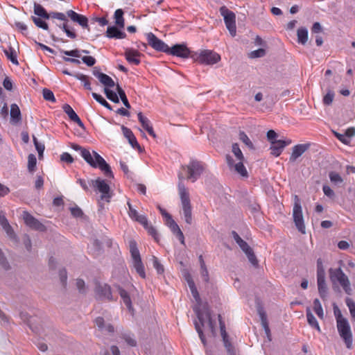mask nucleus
Segmentation results:
<instances>
[{
  "mask_svg": "<svg viewBox=\"0 0 355 355\" xmlns=\"http://www.w3.org/2000/svg\"><path fill=\"white\" fill-rule=\"evenodd\" d=\"M189 288L191 291V293L192 294L193 297L196 300L197 304L193 308L194 311L196 312L197 317L199 320V322L200 324L198 322L195 323V328L199 335V337L200 338L201 342L204 345V346H206L207 341L205 339V337L203 334V331L202 330V327H208L211 333L212 334H215L216 331V324L214 322H213L211 317V313L209 311V309H208L207 305H202L201 304V300L200 297V295L198 292V290L196 287L194 282H190L189 284Z\"/></svg>",
  "mask_w": 355,
  "mask_h": 355,
  "instance_id": "obj_1",
  "label": "nucleus"
},
{
  "mask_svg": "<svg viewBox=\"0 0 355 355\" xmlns=\"http://www.w3.org/2000/svg\"><path fill=\"white\" fill-rule=\"evenodd\" d=\"M72 148L76 151H80L82 157L92 167L99 168L107 178L114 177L110 166L98 153L94 150L90 152L77 144H73Z\"/></svg>",
  "mask_w": 355,
  "mask_h": 355,
  "instance_id": "obj_2",
  "label": "nucleus"
},
{
  "mask_svg": "<svg viewBox=\"0 0 355 355\" xmlns=\"http://www.w3.org/2000/svg\"><path fill=\"white\" fill-rule=\"evenodd\" d=\"M184 176L181 173H178V192L181 200L182 211L184 220L187 223L191 224L192 222L191 206L188 189L183 184Z\"/></svg>",
  "mask_w": 355,
  "mask_h": 355,
  "instance_id": "obj_3",
  "label": "nucleus"
},
{
  "mask_svg": "<svg viewBox=\"0 0 355 355\" xmlns=\"http://www.w3.org/2000/svg\"><path fill=\"white\" fill-rule=\"evenodd\" d=\"M232 152L236 157L237 162L236 163L230 155H227L226 160L230 169L231 171H234L236 173L243 178H247L248 171L243 165L245 158L241 150L237 144L235 143L232 144Z\"/></svg>",
  "mask_w": 355,
  "mask_h": 355,
  "instance_id": "obj_4",
  "label": "nucleus"
},
{
  "mask_svg": "<svg viewBox=\"0 0 355 355\" xmlns=\"http://www.w3.org/2000/svg\"><path fill=\"white\" fill-rule=\"evenodd\" d=\"M334 313L338 334L344 341L347 348L351 349L352 347L353 336L349 323L346 318L343 317L338 309L335 310Z\"/></svg>",
  "mask_w": 355,
  "mask_h": 355,
  "instance_id": "obj_5",
  "label": "nucleus"
},
{
  "mask_svg": "<svg viewBox=\"0 0 355 355\" xmlns=\"http://www.w3.org/2000/svg\"><path fill=\"white\" fill-rule=\"evenodd\" d=\"M204 171L202 164L196 160L191 161L187 166H182L181 171L179 172L182 174L184 178L191 180L192 182H196L201 175Z\"/></svg>",
  "mask_w": 355,
  "mask_h": 355,
  "instance_id": "obj_6",
  "label": "nucleus"
},
{
  "mask_svg": "<svg viewBox=\"0 0 355 355\" xmlns=\"http://www.w3.org/2000/svg\"><path fill=\"white\" fill-rule=\"evenodd\" d=\"M191 58L200 64L212 65L220 60V55L211 50H201L199 52H193Z\"/></svg>",
  "mask_w": 355,
  "mask_h": 355,
  "instance_id": "obj_7",
  "label": "nucleus"
},
{
  "mask_svg": "<svg viewBox=\"0 0 355 355\" xmlns=\"http://www.w3.org/2000/svg\"><path fill=\"white\" fill-rule=\"evenodd\" d=\"M127 205L128 207V215L130 218L143 225V227L148 231V234L157 241L158 238L157 231L153 226L148 224V219L146 216L139 215L129 201H128Z\"/></svg>",
  "mask_w": 355,
  "mask_h": 355,
  "instance_id": "obj_8",
  "label": "nucleus"
},
{
  "mask_svg": "<svg viewBox=\"0 0 355 355\" xmlns=\"http://www.w3.org/2000/svg\"><path fill=\"white\" fill-rule=\"evenodd\" d=\"M329 277L334 284L338 283L347 294H352V288L350 287L349 279L341 268H331L329 270Z\"/></svg>",
  "mask_w": 355,
  "mask_h": 355,
  "instance_id": "obj_9",
  "label": "nucleus"
},
{
  "mask_svg": "<svg viewBox=\"0 0 355 355\" xmlns=\"http://www.w3.org/2000/svg\"><path fill=\"white\" fill-rule=\"evenodd\" d=\"M130 252L132 259V266L138 275L143 279L146 278V272L144 264L141 261L140 253L135 241L129 243Z\"/></svg>",
  "mask_w": 355,
  "mask_h": 355,
  "instance_id": "obj_10",
  "label": "nucleus"
},
{
  "mask_svg": "<svg viewBox=\"0 0 355 355\" xmlns=\"http://www.w3.org/2000/svg\"><path fill=\"white\" fill-rule=\"evenodd\" d=\"M158 208L159 209L161 214L162 215L165 220L166 225L170 228L171 231L180 241V242L182 245H185L184 236L179 225L175 223V221L172 218L171 216L168 212H166L165 209L161 208L159 206L158 207Z\"/></svg>",
  "mask_w": 355,
  "mask_h": 355,
  "instance_id": "obj_11",
  "label": "nucleus"
},
{
  "mask_svg": "<svg viewBox=\"0 0 355 355\" xmlns=\"http://www.w3.org/2000/svg\"><path fill=\"white\" fill-rule=\"evenodd\" d=\"M220 13L223 17L225 26L232 37L236 35V15L230 10L226 6H223L220 8Z\"/></svg>",
  "mask_w": 355,
  "mask_h": 355,
  "instance_id": "obj_12",
  "label": "nucleus"
},
{
  "mask_svg": "<svg viewBox=\"0 0 355 355\" xmlns=\"http://www.w3.org/2000/svg\"><path fill=\"white\" fill-rule=\"evenodd\" d=\"M91 183L92 187L101 193V200L109 202L112 196V192L106 181L98 178L94 180H91Z\"/></svg>",
  "mask_w": 355,
  "mask_h": 355,
  "instance_id": "obj_13",
  "label": "nucleus"
},
{
  "mask_svg": "<svg viewBox=\"0 0 355 355\" xmlns=\"http://www.w3.org/2000/svg\"><path fill=\"white\" fill-rule=\"evenodd\" d=\"M293 220L297 230L302 234L305 233L302 207L297 196H295V203L293 209Z\"/></svg>",
  "mask_w": 355,
  "mask_h": 355,
  "instance_id": "obj_14",
  "label": "nucleus"
},
{
  "mask_svg": "<svg viewBox=\"0 0 355 355\" xmlns=\"http://www.w3.org/2000/svg\"><path fill=\"white\" fill-rule=\"evenodd\" d=\"M193 52H191L187 46L185 44H178L172 47L168 46V51H167V54L171 55L173 56L180 57L182 58H191V55Z\"/></svg>",
  "mask_w": 355,
  "mask_h": 355,
  "instance_id": "obj_15",
  "label": "nucleus"
},
{
  "mask_svg": "<svg viewBox=\"0 0 355 355\" xmlns=\"http://www.w3.org/2000/svg\"><path fill=\"white\" fill-rule=\"evenodd\" d=\"M146 37L148 44L157 51H161L167 53L168 51V46L165 44L162 40L159 39L153 33L146 34Z\"/></svg>",
  "mask_w": 355,
  "mask_h": 355,
  "instance_id": "obj_16",
  "label": "nucleus"
},
{
  "mask_svg": "<svg viewBox=\"0 0 355 355\" xmlns=\"http://www.w3.org/2000/svg\"><path fill=\"white\" fill-rule=\"evenodd\" d=\"M218 320L220 323L221 336L223 337V340L224 343V346L227 349V352L229 355H236V350L234 347L232 346L230 340H228V336L225 331V327L224 322L221 320L220 315H218Z\"/></svg>",
  "mask_w": 355,
  "mask_h": 355,
  "instance_id": "obj_17",
  "label": "nucleus"
},
{
  "mask_svg": "<svg viewBox=\"0 0 355 355\" xmlns=\"http://www.w3.org/2000/svg\"><path fill=\"white\" fill-rule=\"evenodd\" d=\"M22 217L25 223L31 228L38 231H44L45 230L44 225H42L40 221H38L27 211L23 212Z\"/></svg>",
  "mask_w": 355,
  "mask_h": 355,
  "instance_id": "obj_18",
  "label": "nucleus"
},
{
  "mask_svg": "<svg viewBox=\"0 0 355 355\" xmlns=\"http://www.w3.org/2000/svg\"><path fill=\"white\" fill-rule=\"evenodd\" d=\"M291 143V140H274L272 141L270 150L271 154L275 157H278L281 155L284 148Z\"/></svg>",
  "mask_w": 355,
  "mask_h": 355,
  "instance_id": "obj_19",
  "label": "nucleus"
},
{
  "mask_svg": "<svg viewBox=\"0 0 355 355\" xmlns=\"http://www.w3.org/2000/svg\"><path fill=\"white\" fill-rule=\"evenodd\" d=\"M241 249L243 251V252L248 257L249 261L253 266L258 265V261L256 258V256L254 254L252 249L249 246V245L243 239L240 241L239 243H237Z\"/></svg>",
  "mask_w": 355,
  "mask_h": 355,
  "instance_id": "obj_20",
  "label": "nucleus"
},
{
  "mask_svg": "<svg viewBox=\"0 0 355 355\" xmlns=\"http://www.w3.org/2000/svg\"><path fill=\"white\" fill-rule=\"evenodd\" d=\"M67 16L73 21L78 23L83 28L88 27V19L85 16L78 14L72 10H69L67 12Z\"/></svg>",
  "mask_w": 355,
  "mask_h": 355,
  "instance_id": "obj_21",
  "label": "nucleus"
},
{
  "mask_svg": "<svg viewBox=\"0 0 355 355\" xmlns=\"http://www.w3.org/2000/svg\"><path fill=\"white\" fill-rule=\"evenodd\" d=\"M309 144H297L293 146L289 161L291 162H295L299 157H300L305 151L309 149Z\"/></svg>",
  "mask_w": 355,
  "mask_h": 355,
  "instance_id": "obj_22",
  "label": "nucleus"
},
{
  "mask_svg": "<svg viewBox=\"0 0 355 355\" xmlns=\"http://www.w3.org/2000/svg\"><path fill=\"white\" fill-rule=\"evenodd\" d=\"M125 56L127 61L135 65H138L140 63L141 53L135 49H127L125 51Z\"/></svg>",
  "mask_w": 355,
  "mask_h": 355,
  "instance_id": "obj_23",
  "label": "nucleus"
},
{
  "mask_svg": "<svg viewBox=\"0 0 355 355\" xmlns=\"http://www.w3.org/2000/svg\"><path fill=\"white\" fill-rule=\"evenodd\" d=\"M95 323L102 334H112L114 331V327L110 324H105L103 318L101 317L97 318L95 320Z\"/></svg>",
  "mask_w": 355,
  "mask_h": 355,
  "instance_id": "obj_24",
  "label": "nucleus"
},
{
  "mask_svg": "<svg viewBox=\"0 0 355 355\" xmlns=\"http://www.w3.org/2000/svg\"><path fill=\"white\" fill-rule=\"evenodd\" d=\"M62 109L72 121L76 123L81 128L84 127L83 123L80 120V117L69 104H64L62 106Z\"/></svg>",
  "mask_w": 355,
  "mask_h": 355,
  "instance_id": "obj_25",
  "label": "nucleus"
},
{
  "mask_svg": "<svg viewBox=\"0 0 355 355\" xmlns=\"http://www.w3.org/2000/svg\"><path fill=\"white\" fill-rule=\"evenodd\" d=\"M96 293L97 295L107 300H112V292L110 287L106 284H98L96 286Z\"/></svg>",
  "mask_w": 355,
  "mask_h": 355,
  "instance_id": "obj_26",
  "label": "nucleus"
},
{
  "mask_svg": "<svg viewBox=\"0 0 355 355\" xmlns=\"http://www.w3.org/2000/svg\"><path fill=\"white\" fill-rule=\"evenodd\" d=\"M121 129L124 137L128 139L129 144L132 146V147L134 148L139 149L140 146L138 144L136 137H135L132 130L125 127L124 125L121 126Z\"/></svg>",
  "mask_w": 355,
  "mask_h": 355,
  "instance_id": "obj_27",
  "label": "nucleus"
},
{
  "mask_svg": "<svg viewBox=\"0 0 355 355\" xmlns=\"http://www.w3.org/2000/svg\"><path fill=\"white\" fill-rule=\"evenodd\" d=\"M0 225L8 236L10 238L15 237L14 231L2 211H0Z\"/></svg>",
  "mask_w": 355,
  "mask_h": 355,
  "instance_id": "obj_28",
  "label": "nucleus"
},
{
  "mask_svg": "<svg viewBox=\"0 0 355 355\" xmlns=\"http://www.w3.org/2000/svg\"><path fill=\"white\" fill-rule=\"evenodd\" d=\"M106 35L110 38L123 39L125 37L126 34L115 26H110L107 29Z\"/></svg>",
  "mask_w": 355,
  "mask_h": 355,
  "instance_id": "obj_29",
  "label": "nucleus"
},
{
  "mask_svg": "<svg viewBox=\"0 0 355 355\" xmlns=\"http://www.w3.org/2000/svg\"><path fill=\"white\" fill-rule=\"evenodd\" d=\"M306 318H307V322L310 326L312 327H314L316 329V330L318 332H321V329L320 327V325L316 320V318L314 317L313 313L311 311V309L309 308L306 309Z\"/></svg>",
  "mask_w": 355,
  "mask_h": 355,
  "instance_id": "obj_30",
  "label": "nucleus"
},
{
  "mask_svg": "<svg viewBox=\"0 0 355 355\" xmlns=\"http://www.w3.org/2000/svg\"><path fill=\"white\" fill-rule=\"evenodd\" d=\"M10 118L14 123H17L21 120V112L18 105L13 103L10 106Z\"/></svg>",
  "mask_w": 355,
  "mask_h": 355,
  "instance_id": "obj_31",
  "label": "nucleus"
},
{
  "mask_svg": "<svg viewBox=\"0 0 355 355\" xmlns=\"http://www.w3.org/2000/svg\"><path fill=\"white\" fill-rule=\"evenodd\" d=\"M318 292L320 297L324 299L327 297V288L325 283V277H317Z\"/></svg>",
  "mask_w": 355,
  "mask_h": 355,
  "instance_id": "obj_32",
  "label": "nucleus"
},
{
  "mask_svg": "<svg viewBox=\"0 0 355 355\" xmlns=\"http://www.w3.org/2000/svg\"><path fill=\"white\" fill-rule=\"evenodd\" d=\"M119 294L121 299L123 300L124 304L126 306L129 311L132 312L133 308L132 306L131 300L127 291H125L124 289L120 288Z\"/></svg>",
  "mask_w": 355,
  "mask_h": 355,
  "instance_id": "obj_33",
  "label": "nucleus"
},
{
  "mask_svg": "<svg viewBox=\"0 0 355 355\" xmlns=\"http://www.w3.org/2000/svg\"><path fill=\"white\" fill-rule=\"evenodd\" d=\"M21 318H22L24 321H26V322L28 324V325H29L30 328H31V329L34 332H35V333H37V334H39V333H40V328H39V327H37V326H35V325H34V322L36 320L35 318H33V317H29V318H28V315H27V313H21Z\"/></svg>",
  "mask_w": 355,
  "mask_h": 355,
  "instance_id": "obj_34",
  "label": "nucleus"
},
{
  "mask_svg": "<svg viewBox=\"0 0 355 355\" xmlns=\"http://www.w3.org/2000/svg\"><path fill=\"white\" fill-rule=\"evenodd\" d=\"M297 41L302 44H305L308 40V31L306 28L302 27L297 30Z\"/></svg>",
  "mask_w": 355,
  "mask_h": 355,
  "instance_id": "obj_35",
  "label": "nucleus"
},
{
  "mask_svg": "<svg viewBox=\"0 0 355 355\" xmlns=\"http://www.w3.org/2000/svg\"><path fill=\"white\" fill-rule=\"evenodd\" d=\"M3 52L7 58L10 60L12 63L15 64H18V61L17 59V53L13 48L9 46L8 49H4Z\"/></svg>",
  "mask_w": 355,
  "mask_h": 355,
  "instance_id": "obj_36",
  "label": "nucleus"
},
{
  "mask_svg": "<svg viewBox=\"0 0 355 355\" xmlns=\"http://www.w3.org/2000/svg\"><path fill=\"white\" fill-rule=\"evenodd\" d=\"M121 338L124 340L128 345L130 347H135L137 345V341L134 337V335L130 333H123L121 336Z\"/></svg>",
  "mask_w": 355,
  "mask_h": 355,
  "instance_id": "obj_37",
  "label": "nucleus"
},
{
  "mask_svg": "<svg viewBox=\"0 0 355 355\" xmlns=\"http://www.w3.org/2000/svg\"><path fill=\"white\" fill-rule=\"evenodd\" d=\"M34 13L40 17L49 19V14H48L46 10L38 3L34 4Z\"/></svg>",
  "mask_w": 355,
  "mask_h": 355,
  "instance_id": "obj_38",
  "label": "nucleus"
},
{
  "mask_svg": "<svg viewBox=\"0 0 355 355\" xmlns=\"http://www.w3.org/2000/svg\"><path fill=\"white\" fill-rule=\"evenodd\" d=\"M123 11L121 9H117L114 12L115 24L120 28H123L125 26L123 19Z\"/></svg>",
  "mask_w": 355,
  "mask_h": 355,
  "instance_id": "obj_39",
  "label": "nucleus"
},
{
  "mask_svg": "<svg viewBox=\"0 0 355 355\" xmlns=\"http://www.w3.org/2000/svg\"><path fill=\"white\" fill-rule=\"evenodd\" d=\"M98 80L107 87H113L114 86V80L105 73L100 74Z\"/></svg>",
  "mask_w": 355,
  "mask_h": 355,
  "instance_id": "obj_40",
  "label": "nucleus"
},
{
  "mask_svg": "<svg viewBox=\"0 0 355 355\" xmlns=\"http://www.w3.org/2000/svg\"><path fill=\"white\" fill-rule=\"evenodd\" d=\"M73 76L80 80L81 82L83 83V85H84V87L86 89H88V90H91L92 89V87H91V84H90V82H89V77L86 75H84L83 73H76L75 75H73Z\"/></svg>",
  "mask_w": 355,
  "mask_h": 355,
  "instance_id": "obj_41",
  "label": "nucleus"
},
{
  "mask_svg": "<svg viewBox=\"0 0 355 355\" xmlns=\"http://www.w3.org/2000/svg\"><path fill=\"white\" fill-rule=\"evenodd\" d=\"M329 177L330 181L334 184L338 185V184H341L343 182V178L337 172L331 171L329 173Z\"/></svg>",
  "mask_w": 355,
  "mask_h": 355,
  "instance_id": "obj_42",
  "label": "nucleus"
},
{
  "mask_svg": "<svg viewBox=\"0 0 355 355\" xmlns=\"http://www.w3.org/2000/svg\"><path fill=\"white\" fill-rule=\"evenodd\" d=\"M313 310L320 319L324 318V311L318 299H315L313 301Z\"/></svg>",
  "mask_w": 355,
  "mask_h": 355,
  "instance_id": "obj_43",
  "label": "nucleus"
},
{
  "mask_svg": "<svg viewBox=\"0 0 355 355\" xmlns=\"http://www.w3.org/2000/svg\"><path fill=\"white\" fill-rule=\"evenodd\" d=\"M116 92L119 94L125 107L128 109L130 108V105L128 101L125 93L123 91V89L119 85H116Z\"/></svg>",
  "mask_w": 355,
  "mask_h": 355,
  "instance_id": "obj_44",
  "label": "nucleus"
},
{
  "mask_svg": "<svg viewBox=\"0 0 355 355\" xmlns=\"http://www.w3.org/2000/svg\"><path fill=\"white\" fill-rule=\"evenodd\" d=\"M153 266L159 275L163 274L164 272V266L159 262L155 256L152 257Z\"/></svg>",
  "mask_w": 355,
  "mask_h": 355,
  "instance_id": "obj_45",
  "label": "nucleus"
},
{
  "mask_svg": "<svg viewBox=\"0 0 355 355\" xmlns=\"http://www.w3.org/2000/svg\"><path fill=\"white\" fill-rule=\"evenodd\" d=\"M93 98L98 102L100 104H101L103 106L105 107L108 110H111L112 107L111 105L106 101L105 98H103L100 94H98L96 93H92Z\"/></svg>",
  "mask_w": 355,
  "mask_h": 355,
  "instance_id": "obj_46",
  "label": "nucleus"
},
{
  "mask_svg": "<svg viewBox=\"0 0 355 355\" xmlns=\"http://www.w3.org/2000/svg\"><path fill=\"white\" fill-rule=\"evenodd\" d=\"M199 260L200 262L201 275L205 282H208V280H209L208 270L205 266V263L204 262L202 255L200 256Z\"/></svg>",
  "mask_w": 355,
  "mask_h": 355,
  "instance_id": "obj_47",
  "label": "nucleus"
},
{
  "mask_svg": "<svg viewBox=\"0 0 355 355\" xmlns=\"http://www.w3.org/2000/svg\"><path fill=\"white\" fill-rule=\"evenodd\" d=\"M105 94L108 99L112 101L115 103H119V98L116 92L107 89L105 88Z\"/></svg>",
  "mask_w": 355,
  "mask_h": 355,
  "instance_id": "obj_48",
  "label": "nucleus"
},
{
  "mask_svg": "<svg viewBox=\"0 0 355 355\" xmlns=\"http://www.w3.org/2000/svg\"><path fill=\"white\" fill-rule=\"evenodd\" d=\"M239 139L243 141L248 148L252 149L254 147H253V144L252 143V141H250V139H249V137H248V135L243 131H241L239 132Z\"/></svg>",
  "mask_w": 355,
  "mask_h": 355,
  "instance_id": "obj_49",
  "label": "nucleus"
},
{
  "mask_svg": "<svg viewBox=\"0 0 355 355\" xmlns=\"http://www.w3.org/2000/svg\"><path fill=\"white\" fill-rule=\"evenodd\" d=\"M37 159L34 155L30 154L28 157V168L31 172H33L35 171V168L36 166Z\"/></svg>",
  "mask_w": 355,
  "mask_h": 355,
  "instance_id": "obj_50",
  "label": "nucleus"
},
{
  "mask_svg": "<svg viewBox=\"0 0 355 355\" xmlns=\"http://www.w3.org/2000/svg\"><path fill=\"white\" fill-rule=\"evenodd\" d=\"M43 97L46 101H49L51 102H55V98L52 91L49 89H44L42 91Z\"/></svg>",
  "mask_w": 355,
  "mask_h": 355,
  "instance_id": "obj_51",
  "label": "nucleus"
},
{
  "mask_svg": "<svg viewBox=\"0 0 355 355\" xmlns=\"http://www.w3.org/2000/svg\"><path fill=\"white\" fill-rule=\"evenodd\" d=\"M317 277H325V271L321 259L317 260Z\"/></svg>",
  "mask_w": 355,
  "mask_h": 355,
  "instance_id": "obj_52",
  "label": "nucleus"
},
{
  "mask_svg": "<svg viewBox=\"0 0 355 355\" xmlns=\"http://www.w3.org/2000/svg\"><path fill=\"white\" fill-rule=\"evenodd\" d=\"M32 19L37 27L41 28L44 30L48 29V24L44 21H43L40 17L33 16Z\"/></svg>",
  "mask_w": 355,
  "mask_h": 355,
  "instance_id": "obj_53",
  "label": "nucleus"
},
{
  "mask_svg": "<svg viewBox=\"0 0 355 355\" xmlns=\"http://www.w3.org/2000/svg\"><path fill=\"white\" fill-rule=\"evenodd\" d=\"M137 116L138 119L141 123L143 128L146 129L151 125L149 119L147 117L144 116L141 112L138 113Z\"/></svg>",
  "mask_w": 355,
  "mask_h": 355,
  "instance_id": "obj_54",
  "label": "nucleus"
},
{
  "mask_svg": "<svg viewBox=\"0 0 355 355\" xmlns=\"http://www.w3.org/2000/svg\"><path fill=\"white\" fill-rule=\"evenodd\" d=\"M56 19L63 21H67V16L62 12H53L49 13V18Z\"/></svg>",
  "mask_w": 355,
  "mask_h": 355,
  "instance_id": "obj_55",
  "label": "nucleus"
},
{
  "mask_svg": "<svg viewBox=\"0 0 355 355\" xmlns=\"http://www.w3.org/2000/svg\"><path fill=\"white\" fill-rule=\"evenodd\" d=\"M77 182L81 186L83 189L85 191H89V187H92L91 180L86 181L84 179L79 178L77 180Z\"/></svg>",
  "mask_w": 355,
  "mask_h": 355,
  "instance_id": "obj_56",
  "label": "nucleus"
},
{
  "mask_svg": "<svg viewBox=\"0 0 355 355\" xmlns=\"http://www.w3.org/2000/svg\"><path fill=\"white\" fill-rule=\"evenodd\" d=\"M334 92L329 90L328 91V92L326 94V95L324 96L323 98V103L325 104V105H330L333 100H334Z\"/></svg>",
  "mask_w": 355,
  "mask_h": 355,
  "instance_id": "obj_57",
  "label": "nucleus"
},
{
  "mask_svg": "<svg viewBox=\"0 0 355 355\" xmlns=\"http://www.w3.org/2000/svg\"><path fill=\"white\" fill-rule=\"evenodd\" d=\"M62 53L68 56H72L73 58L81 57V51L78 49H74L71 51H62Z\"/></svg>",
  "mask_w": 355,
  "mask_h": 355,
  "instance_id": "obj_58",
  "label": "nucleus"
},
{
  "mask_svg": "<svg viewBox=\"0 0 355 355\" xmlns=\"http://www.w3.org/2000/svg\"><path fill=\"white\" fill-rule=\"evenodd\" d=\"M266 54V51L263 49H259L257 50L253 51L250 53V57L251 58H257L264 56Z\"/></svg>",
  "mask_w": 355,
  "mask_h": 355,
  "instance_id": "obj_59",
  "label": "nucleus"
},
{
  "mask_svg": "<svg viewBox=\"0 0 355 355\" xmlns=\"http://www.w3.org/2000/svg\"><path fill=\"white\" fill-rule=\"evenodd\" d=\"M82 60L89 67H92L96 63V59L92 56H83Z\"/></svg>",
  "mask_w": 355,
  "mask_h": 355,
  "instance_id": "obj_60",
  "label": "nucleus"
},
{
  "mask_svg": "<svg viewBox=\"0 0 355 355\" xmlns=\"http://www.w3.org/2000/svg\"><path fill=\"white\" fill-rule=\"evenodd\" d=\"M334 135L336 136V137L340 140L342 143H343L344 144H349L350 142L349 141V139L346 137V136L345 135V134H341V133H338V132H334Z\"/></svg>",
  "mask_w": 355,
  "mask_h": 355,
  "instance_id": "obj_61",
  "label": "nucleus"
},
{
  "mask_svg": "<svg viewBox=\"0 0 355 355\" xmlns=\"http://www.w3.org/2000/svg\"><path fill=\"white\" fill-rule=\"evenodd\" d=\"M322 190L324 193L329 198H332L334 197L335 194L334 191L328 185H324L322 187Z\"/></svg>",
  "mask_w": 355,
  "mask_h": 355,
  "instance_id": "obj_62",
  "label": "nucleus"
},
{
  "mask_svg": "<svg viewBox=\"0 0 355 355\" xmlns=\"http://www.w3.org/2000/svg\"><path fill=\"white\" fill-rule=\"evenodd\" d=\"M60 159L62 161L65 162L67 163H69V164H71L73 162V157L68 153H63L60 156Z\"/></svg>",
  "mask_w": 355,
  "mask_h": 355,
  "instance_id": "obj_63",
  "label": "nucleus"
},
{
  "mask_svg": "<svg viewBox=\"0 0 355 355\" xmlns=\"http://www.w3.org/2000/svg\"><path fill=\"white\" fill-rule=\"evenodd\" d=\"M346 137L349 139V142H351V139L353 137L355 136V128H349L344 132Z\"/></svg>",
  "mask_w": 355,
  "mask_h": 355,
  "instance_id": "obj_64",
  "label": "nucleus"
}]
</instances>
